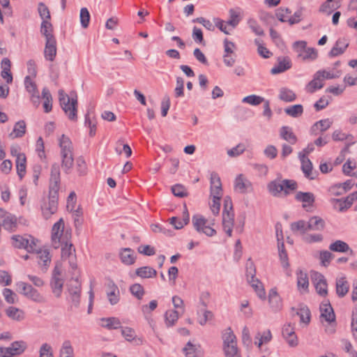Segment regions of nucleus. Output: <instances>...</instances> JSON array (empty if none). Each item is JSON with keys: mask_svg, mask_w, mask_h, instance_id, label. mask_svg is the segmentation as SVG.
Listing matches in <instances>:
<instances>
[{"mask_svg": "<svg viewBox=\"0 0 357 357\" xmlns=\"http://www.w3.org/2000/svg\"><path fill=\"white\" fill-rule=\"evenodd\" d=\"M211 197L212 198H222L223 190L219 175L216 172H212L210 176Z\"/></svg>", "mask_w": 357, "mask_h": 357, "instance_id": "2eb2a0df", "label": "nucleus"}, {"mask_svg": "<svg viewBox=\"0 0 357 357\" xmlns=\"http://www.w3.org/2000/svg\"><path fill=\"white\" fill-rule=\"evenodd\" d=\"M264 101V98L257 96V95H250L248 96L243 98L242 102L243 103H247L251 105L257 106L260 105L262 102Z\"/></svg>", "mask_w": 357, "mask_h": 357, "instance_id": "0e129e2a", "label": "nucleus"}, {"mask_svg": "<svg viewBox=\"0 0 357 357\" xmlns=\"http://www.w3.org/2000/svg\"><path fill=\"white\" fill-rule=\"evenodd\" d=\"M307 225L309 230L320 231L324 229L325 222L322 218L318 216H313L310 218L309 221L307 222Z\"/></svg>", "mask_w": 357, "mask_h": 357, "instance_id": "09e8293b", "label": "nucleus"}, {"mask_svg": "<svg viewBox=\"0 0 357 357\" xmlns=\"http://www.w3.org/2000/svg\"><path fill=\"white\" fill-rule=\"evenodd\" d=\"M213 22L215 24L214 26L218 28L222 32L227 35L230 34L232 29L229 27V26L227 24V22L219 17L213 18Z\"/></svg>", "mask_w": 357, "mask_h": 357, "instance_id": "052dcab7", "label": "nucleus"}, {"mask_svg": "<svg viewBox=\"0 0 357 357\" xmlns=\"http://www.w3.org/2000/svg\"><path fill=\"white\" fill-rule=\"evenodd\" d=\"M107 296L109 303L112 305L117 304L120 301L119 287L113 282H109L108 284Z\"/></svg>", "mask_w": 357, "mask_h": 357, "instance_id": "c85d7f7f", "label": "nucleus"}, {"mask_svg": "<svg viewBox=\"0 0 357 357\" xmlns=\"http://www.w3.org/2000/svg\"><path fill=\"white\" fill-rule=\"evenodd\" d=\"M130 294L138 300H142L145 294V291L142 285L138 283L132 284L129 288Z\"/></svg>", "mask_w": 357, "mask_h": 357, "instance_id": "5fc2aeb1", "label": "nucleus"}, {"mask_svg": "<svg viewBox=\"0 0 357 357\" xmlns=\"http://www.w3.org/2000/svg\"><path fill=\"white\" fill-rule=\"evenodd\" d=\"M2 294L5 301L8 304H14L17 302L18 298L17 294L10 289L5 288L3 289Z\"/></svg>", "mask_w": 357, "mask_h": 357, "instance_id": "bf43d9fd", "label": "nucleus"}, {"mask_svg": "<svg viewBox=\"0 0 357 357\" xmlns=\"http://www.w3.org/2000/svg\"><path fill=\"white\" fill-rule=\"evenodd\" d=\"M192 225L195 229L199 234H204L208 237H212L216 234L208 220L200 214H196L192 218Z\"/></svg>", "mask_w": 357, "mask_h": 357, "instance_id": "6e6552de", "label": "nucleus"}, {"mask_svg": "<svg viewBox=\"0 0 357 357\" xmlns=\"http://www.w3.org/2000/svg\"><path fill=\"white\" fill-rule=\"evenodd\" d=\"M58 209V193H51L48 201L45 202L41 206V210L43 217L49 219L53 214L56 213Z\"/></svg>", "mask_w": 357, "mask_h": 357, "instance_id": "4468645a", "label": "nucleus"}, {"mask_svg": "<svg viewBox=\"0 0 357 357\" xmlns=\"http://www.w3.org/2000/svg\"><path fill=\"white\" fill-rule=\"evenodd\" d=\"M278 248L281 264L284 268H287L289 264L288 262V255L284 249V242H281L280 244L278 245Z\"/></svg>", "mask_w": 357, "mask_h": 357, "instance_id": "680f3d73", "label": "nucleus"}, {"mask_svg": "<svg viewBox=\"0 0 357 357\" xmlns=\"http://www.w3.org/2000/svg\"><path fill=\"white\" fill-rule=\"evenodd\" d=\"M297 183L294 180L275 179L268 184L267 188L273 196L279 197L282 193L284 195H289L297 188Z\"/></svg>", "mask_w": 357, "mask_h": 357, "instance_id": "7ed1b4c3", "label": "nucleus"}, {"mask_svg": "<svg viewBox=\"0 0 357 357\" xmlns=\"http://www.w3.org/2000/svg\"><path fill=\"white\" fill-rule=\"evenodd\" d=\"M42 98L43 101V109L45 113H49L52 109V96L50 90L47 87H44L42 90Z\"/></svg>", "mask_w": 357, "mask_h": 357, "instance_id": "a19ab883", "label": "nucleus"}, {"mask_svg": "<svg viewBox=\"0 0 357 357\" xmlns=\"http://www.w3.org/2000/svg\"><path fill=\"white\" fill-rule=\"evenodd\" d=\"M6 315L11 320L21 321L25 318L24 312L18 307L9 306L5 310Z\"/></svg>", "mask_w": 357, "mask_h": 357, "instance_id": "c756f323", "label": "nucleus"}, {"mask_svg": "<svg viewBox=\"0 0 357 357\" xmlns=\"http://www.w3.org/2000/svg\"><path fill=\"white\" fill-rule=\"evenodd\" d=\"M330 250L336 252H350L351 254L353 253V250L350 248L349 245L341 240H337L333 243H331L329 245Z\"/></svg>", "mask_w": 357, "mask_h": 357, "instance_id": "58836bf2", "label": "nucleus"}, {"mask_svg": "<svg viewBox=\"0 0 357 357\" xmlns=\"http://www.w3.org/2000/svg\"><path fill=\"white\" fill-rule=\"evenodd\" d=\"M272 334L270 330L264 331L263 333H259L255 338L259 339L258 342H255L257 344L259 348H261V345L264 344H268L272 340Z\"/></svg>", "mask_w": 357, "mask_h": 357, "instance_id": "603ef678", "label": "nucleus"}, {"mask_svg": "<svg viewBox=\"0 0 357 357\" xmlns=\"http://www.w3.org/2000/svg\"><path fill=\"white\" fill-rule=\"evenodd\" d=\"M189 221L190 215L185 206H184L182 219H180L177 217H172L169 219V223L176 229H182L185 225L189 223Z\"/></svg>", "mask_w": 357, "mask_h": 357, "instance_id": "b1692460", "label": "nucleus"}, {"mask_svg": "<svg viewBox=\"0 0 357 357\" xmlns=\"http://www.w3.org/2000/svg\"><path fill=\"white\" fill-rule=\"evenodd\" d=\"M70 236V234L68 231L64 232V221L60 218L54 224L52 229V241L54 247H59L60 243H67Z\"/></svg>", "mask_w": 357, "mask_h": 357, "instance_id": "0eeeda50", "label": "nucleus"}, {"mask_svg": "<svg viewBox=\"0 0 357 357\" xmlns=\"http://www.w3.org/2000/svg\"><path fill=\"white\" fill-rule=\"evenodd\" d=\"M234 223V213L231 199L229 197L224 198V208L222 211V227L228 236H232Z\"/></svg>", "mask_w": 357, "mask_h": 357, "instance_id": "20e7f679", "label": "nucleus"}, {"mask_svg": "<svg viewBox=\"0 0 357 357\" xmlns=\"http://www.w3.org/2000/svg\"><path fill=\"white\" fill-rule=\"evenodd\" d=\"M245 151V146L243 144H238L236 146L227 151L229 157L234 158L241 155Z\"/></svg>", "mask_w": 357, "mask_h": 357, "instance_id": "774afa93", "label": "nucleus"}, {"mask_svg": "<svg viewBox=\"0 0 357 357\" xmlns=\"http://www.w3.org/2000/svg\"><path fill=\"white\" fill-rule=\"evenodd\" d=\"M292 47L297 53L298 58L303 61L312 62L318 58V52L314 47H307L305 40H297L293 43Z\"/></svg>", "mask_w": 357, "mask_h": 357, "instance_id": "39448f33", "label": "nucleus"}, {"mask_svg": "<svg viewBox=\"0 0 357 357\" xmlns=\"http://www.w3.org/2000/svg\"><path fill=\"white\" fill-rule=\"evenodd\" d=\"M33 252L36 254L38 265L40 266L42 271L45 272L51 263V257L49 251L47 249H41L36 245V250H34Z\"/></svg>", "mask_w": 357, "mask_h": 357, "instance_id": "f3484780", "label": "nucleus"}, {"mask_svg": "<svg viewBox=\"0 0 357 357\" xmlns=\"http://www.w3.org/2000/svg\"><path fill=\"white\" fill-rule=\"evenodd\" d=\"M24 86L26 91L30 95V100L35 108H38L40 105V96L36 82L30 76H26L24 78Z\"/></svg>", "mask_w": 357, "mask_h": 357, "instance_id": "f8f14e48", "label": "nucleus"}, {"mask_svg": "<svg viewBox=\"0 0 357 357\" xmlns=\"http://www.w3.org/2000/svg\"><path fill=\"white\" fill-rule=\"evenodd\" d=\"M268 301L273 310L278 311L282 308V299L275 288H273L269 291Z\"/></svg>", "mask_w": 357, "mask_h": 357, "instance_id": "7c9ffc66", "label": "nucleus"}, {"mask_svg": "<svg viewBox=\"0 0 357 357\" xmlns=\"http://www.w3.org/2000/svg\"><path fill=\"white\" fill-rule=\"evenodd\" d=\"M279 98L286 102H293L296 99V93L290 89L282 87L279 91Z\"/></svg>", "mask_w": 357, "mask_h": 357, "instance_id": "de8ad7c7", "label": "nucleus"}, {"mask_svg": "<svg viewBox=\"0 0 357 357\" xmlns=\"http://www.w3.org/2000/svg\"><path fill=\"white\" fill-rule=\"evenodd\" d=\"M11 239L13 245L16 248L25 249L28 252H32L36 250L38 240L31 236L14 235Z\"/></svg>", "mask_w": 357, "mask_h": 357, "instance_id": "1a4fd4ad", "label": "nucleus"}, {"mask_svg": "<svg viewBox=\"0 0 357 357\" xmlns=\"http://www.w3.org/2000/svg\"><path fill=\"white\" fill-rule=\"evenodd\" d=\"M45 57L47 60L54 61L56 54V47L55 38H47L45 43Z\"/></svg>", "mask_w": 357, "mask_h": 357, "instance_id": "cd10ccee", "label": "nucleus"}, {"mask_svg": "<svg viewBox=\"0 0 357 357\" xmlns=\"http://www.w3.org/2000/svg\"><path fill=\"white\" fill-rule=\"evenodd\" d=\"M27 347L23 340L15 341L9 347H0V357H14L22 354Z\"/></svg>", "mask_w": 357, "mask_h": 357, "instance_id": "9b49d317", "label": "nucleus"}, {"mask_svg": "<svg viewBox=\"0 0 357 357\" xmlns=\"http://www.w3.org/2000/svg\"><path fill=\"white\" fill-rule=\"evenodd\" d=\"M60 357H73L74 350L71 342L69 340H65L60 349Z\"/></svg>", "mask_w": 357, "mask_h": 357, "instance_id": "864d4df0", "label": "nucleus"}, {"mask_svg": "<svg viewBox=\"0 0 357 357\" xmlns=\"http://www.w3.org/2000/svg\"><path fill=\"white\" fill-rule=\"evenodd\" d=\"M296 275L298 290L301 292L307 291L309 286V280L307 273L302 271H298L296 273Z\"/></svg>", "mask_w": 357, "mask_h": 357, "instance_id": "4c0bfd02", "label": "nucleus"}, {"mask_svg": "<svg viewBox=\"0 0 357 357\" xmlns=\"http://www.w3.org/2000/svg\"><path fill=\"white\" fill-rule=\"evenodd\" d=\"M295 199L303 203V207L312 206L315 201V197L313 193L310 192L298 191L296 194Z\"/></svg>", "mask_w": 357, "mask_h": 357, "instance_id": "393cba45", "label": "nucleus"}, {"mask_svg": "<svg viewBox=\"0 0 357 357\" xmlns=\"http://www.w3.org/2000/svg\"><path fill=\"white\" fill-rule=\"evenodd\" d=\"M18 291L26 296V298L32 300L36 303H43L45 301L44 297L34 289L31 284L24 282H18L16 283Z\"/></svg>", "mask_w": 357, "mask_h": 357, "instance_id": "9d476101", "label": "nucleus"}, {"mask_svg": "<svg viewBox=\"0 0 357 357\" xmlns=\"http://www.w3.org/2000/svg\"><path fill=\"white\" fill-rule=\"evenodd\" d=\"M284 112L289 116L298 118L303 113V107L301 105H291L284 109Z\"/></svg>", "mask_w": 357, "mask_h": 357, "instance_id": "8fccbe9b", "label": "nucleus"}, {"mask_svg": "<svg viewBox=\"0 0 357 357\" xmlns=\"http://www.w3.org/2000/svg\"><path fill=\"white\" fill-rule=\"evenodd\" d=\"M79 17L82 26L84 29L87 28L90 21V14L86 8H81Z\"/></svg>", "mask_w": 357, "mask_h": 357, "instance_id": "338daca9", "label": "nucleus"}, {"mask_svg": "<svg viewBox=\"0 0 357 357\" xmlns=\"http://www.w3.org/2000/svg\"><path fill=\"white\" fill-rule=\"evenodd\" d=\"M26 132V123L24 121H17L13 128V131L9 134V137L12 139L19 138L24 136Z\"/></svg>", "mask_w": 357, "mask_h": 357, "instance_id": "c03bdc74", "label": "nucleus"}, {"mask_svg": "<svg viewBox=\"0 0 357 357\" xmlns=\"http://www.w3.org/2000/svg\"><path fill=\"white\" fill-rule=\"evenodd\" d=\"M320 73L316 72L313 75V79L306 85L305 91L307 93H313L324 86V79L321 77Z\"/></svg>", "mask_w": 357, "mask_h": 357, "instance_id": "5701e85b", "label": "nucleus"}, {"mask_svg": "<svg viewBox=\"0 0 357 357\" xmlns=\"http://www.w3.org/2000/svg\"><path fill=\"white\" fill-rule=\"evenodd\" d=\"M245 269L247 281H250L252 279L256 278V268L254 262L252 261L251 259H248V260L247 261L245 264Z\"/></svg>", "mask_w": 357, "mask_h": 357, "instance_id": "e2e57ef3", "label": "nucleus"}, {"mask_svg": "<svg viewBox=\"0 0 357 357\" xmlns=\"http://www.w3.org/2000/svg\"><path fill=\"white\" fill-rule=\"evenodd\" d=\"M291 229L294 232L298 231L302 234H305L309 230L307 222H305L304 220H299L291 223Z\"/></svg>", "mask_w": 357, "mask_h": 357, "instance_id": "4d7b16f0", "label": "nucleus"}, {"mask_svg": "<svg viewBox=\"0 0 357 357\" xmlns=\"http://www.w3.org/2000/svg\"><path fill=\"white\" fill-rule=\"evenodd\" d=\"M248 282L250 284L260 299L264 300L266 298V291L264 285L259 279L256 278L248 281Z\"/></svg>", "mask_w": 357, "mask_h": 357, "instance_id": "ea45409f", "label": "nucleus"}, {"mask_svg": "<svg viewBox=\"0 0 357 357\" xmlns=\"http://www.w3.org/2000/svg\"><path fill=\"white\" fill-rule=\"evenodd\" d=\"M320 73V75H322L321 77L323 78L324 81L325 79H332L337 78L340 76V71L334 70H319L317 71Z\"/></svg>", "mask_w": 357, "mask_h": 357, "instance_id": "69168bd1", "label": "nucleus"}, {"mask_svg": "<svg viewBox=\"0 0 357 357\" xmlns=\"http://www.w3.org/2000/svg\"><path fill=\"white\" fill-rule=\"evenodd\" d=\"M248 25L252 31L257 36H263L264 34V30L259 24L258 22L254 18H249L248 20Z\"/></svg>", "mask_w": 357, "mask_h": 357, "instance_id": "13d9d810", "label": "nucleus"}, {"mask_svg": "<svg viewBox=\"0 0 357 357\" xmlns=\"http://www.w3.org/2000/svg\"><path fill=\"white\" fill-rule=\"evenodd\" d=\"M349 43H347V40L344 38H340L338 39L334 47L331 50V51L328 53L329 56L331 57H335L341 54H342L347 47H348Z\"/></svg>", "mask_w": 357, "mask_h": 357, "instance_id": "473e14b6", "label": "nucleus"}, {"mask_svg": "<svg viewBox=\"0 0 357 357\" xmlns=\"http://www.w3.org/2000/svg\"><path fill=\"white\" fill-rule=\"evenodd\" d=\"M332 123L333 121L330 119H321L317 121L311 127V134L313 135H317L320 132H324L331 126Z\"/></svg>", "mask_w": 357, "mask_h": 357, "instance_id": "a878e982", "label": "nucleus"}, {"mask_svg": "<svg viewBox=\"0 0 357 357\" xmlns=\"http://www.w3.org/2000/svg\"><path fill=\"white\" fill-rule=\"evenodd\" d=\"M121 261L126 265H132L135 263L136 255L135 251L130 248H123L120 252Z\"/></svg>", "mask_w": 357, "mask_h": 357, "instance_id": "72a5a7b5", "label": "nucleus"}, {"mask_svg": "<svg viewBox=\"0 0 357 357\" xmlns=\"http://www.w3.org/2000/svg\"><path fill=\"white\" fill-rule=\"evenodd\" d=\"M100 325L103 328L112 330L121 328V323L118 317H112L100 319Z\"/></svg>", "mask_w": 357, "mask_h": 357, "instance_id": "c9c22d12", "label": "nucleus"}, {"mask_svg": "<svg viewBox=\"0 0 357 357\" xmlns=\"http://www.w3.org/2000/svg\"><path fill=\"white\" fill-rule=\"evenodd\" d=\"M291 66V61L289 57L279 58L278 63L271 69V72L273 75L279 74L289 69Z\"/></svg>", "mask_w": 357, "mask_h": 357, "instance_id": "2f4dec72", "label": "nucleus"}, {"mask_svg": "<svg viewBox=\"0 0 357 357\" xmlns=\"http://www.w3.org/2000/svg\"><path fill=\"white\" fill-rule=\"evenodd\" d=\"M178 319V312L175 310H169L165 314V324L170 327L175 324Z\"/></svg>", "mask_w": 357, "mask_h": 357, "instance_id": "3c124183", "label": "nucleus"}, {"mask_svg": "<svg viewBox=\"0 0 357 357\" xmlns=\"http://www.w3.org/2000/svg\"><path fill=\"white\" fill-rule=\"evenodd\" d=\"M330 203L332 204L333 208L340 212H344L350 208V203L347 201V198L344 199H330Z\"/></svg>", "mask_w": 357, "mask_h": 357, "instance_id": "a18cd8bd", "label": "nucleus"}, {"mask_svg": "<svg viewBox=\"0 0 357 357\" xmlns=\"http://www.w3.org/2000/svg\"><path fill=\"white\" fill-rule=\"evenodd\" d=\"M135 274L142 279H147L155 277L157 271L150 266H142L136 269Z\"/></svg>", "mask_w": 357, "mask_h": 357, "instance_id": "37998d69", "label": "nucleus"}, {"mask_svg": "<svg viewBox=\"0 0 357 357\" xmlns=\"http://www.w3.org/2000/svg\"><path fill=\"white\" fill-rule=\"evenodd\" d=\"M61 157V166L66 174H69L74 165L73 146L71 140L65 135L58 138Z\"/></svg>", "mask_w": 357, "mask_h": 357, "instance_id": "f257e3e1", "label": "nucleus"}, {"mask_svg": "<svg viewBox=\"0 0 357 357\" xmlns=\"http://www.w3.org/2000/svg\"><path fill=\"white\" fill-rule=\"evenodd\" d=\"M280 137L291 144L297 142V137L292 131V128L289 126H282L280 130Z\"/></svg>", "mask_w": 357, "mask_h": 357, "instance_id": "f704fd0d", "label": "nucleus"}, {"mask_svg": "<svg viewBox=\"0 0 357 357\" xmlns=\"http://www.w3.org/2000/svg\"><path fill=\"white\" fill-rule=\"evenodd\" d=\"M241 9L240 8H231L229 10V20L227 21V24L231 26V29H235L242 20Z\"/></svg>", "mask_w": 357, "mask_h": 357, "instance_id": "bb28decb", "label": "nucleus"}, {"mask_svg": "<svg viewBox=\"0 0 357 357\" xmlns=\"http://www.w3.org/2000/svg\"><path fill=\"white\" fill-rule=\"evenodd\" d=\"M349 284L345 277L336 280V293L339 297H344L349 291Z\"/></svg>", "mask_w": 357, "mask_h": 357, "instance_id": "e433bc0d", "label": "nucleus"}, {"mask_svg": "<svg viewBox=\"0 0 357 357\" xmlns=\"http://www.w3.org/2000/svg\"><path fill=\"white\" fill-rule=\"evenodd\" d=\"M60 167L57 163H54L51 167L50 190L51 193H58L60 183Z\"/></svg>", "mask_w": 357, "mask_h": 357, "instance_id": "a211bd4d", "label": "nucleus"}, {"mask_svg": "<svg viewBox=\"0 0 357 357\" xmlns=\"http://www.w3.org/2000/svg\"><path fill=\"white\" fill-rule=\"evenodd\" d=\"M223 351L226 357H235L237 356L238 349L236 337L231 328H227L222 333Z\"/></svg>", "mask_w": 357, "mask_h": 357, "instance_id": "423d86ee", "label": "nucleus"}, {"mask_svg": "<svg viewBox=\"0 0 357 357\" xmlns=\"http://www.w3.org/2000/svg\"><path fill=\"white\" fill-rule=\"evenodd\" d=\"M73 275L75 279L72 278L68 291L73 304L77 306L79 303L81 284L78 280V274L73 273Z\"/></svg>", "mask_w": 357, "mask_h": 357, "instance_id": "dca6fc26", "label": "nucleus"}, {"mask_svg": "<svg viewBox=\"0 0 357 357\" xmlns=\"http://www.w3.org/2000/svg\"><path fill=\"white\" fill-rule=\"evenodd\" d=\"M317 292L321 296H326L328 293L327 284L324 276L319 273H314L312 275Z\"/></svg>", "mask_w": 357, "mask_h": 357, "instance_id": "6ab92c4d", "label": "nucleus"}, {"mask_svg": "<svg viewBox=\"0 0 357 357\" xmlns=\"http://www.w3.org/2000/svg\"><path fill=\"white\" fill-rule=\"evenodd\" d=\"M17 219L13 214H7L3 220V227L6 230L13 231L17 228Z\"/></svg>", "mask_w": 357, "mask_h": 357, "instance_id": "49530a36", "label": "nucleus"}, {"mask_svg": "<svg viewBox=\"0 0 357 357\" xmlns=\"http://www.w3.org/2000/svg\"><path fill=\"white\" fill-rule=\"evenodd\" d=\"M301 163V170L307 178L313 180L317 176V172L313 171L312 163L308 158H298Z\"/></svg>", "mask_w": 357, "mask_h": 357, "instance_id": "4be33fe9", "label": "nucleus"}, {"mask_svg": "<svg viewBox=\"0 0 357 357\" xmlns=\"http://www.w3.org/2000/svg\"><path fill=\"white\" fill-rule=\"evenodd\" d=\"M321 319L328 323H332L335 321V315L333 309L328 303H322L320 305Z\"/></svg>", "mask_w": 357, "mask_h": 357, "instance_id": "412c9836", "label": "nucleus"}, {"mask_svg": "<svg viewBox=\"0 0 357 357\" xmlns=\"http://www.w3.org/2000/svg\"><path fill=\"white\" fill-rule=\"evenodd\" d=\"M16 167L17 173L22 179L26 172V156L24 153H19L16 155Z\"/></svg>", "mask_w": 357, "mask_h": 357, "instance_id": "79ce46f5", "label": "nucleus"}, {"mask_svg": "<svg viewBox=\"0 0 357 357\" xmlns=\"http://www.w3.org/2000/svg\"><path fill=\"white\" fill-rule=\"evenodd\" d=\"M61 264L57 263L53 270L52 278L51 280L52 291L56 297H59L61 296L63 285V280L61 277Z\"/></svg>", "mask_w": 357, "mask_h": 357, "instance_id": "ddd939ff", "label": "nucleus"}, {"mask_svg": "<svg viewBox=\"0 0 357 357\" xmlns=\"http://www.w3.org/2000/svg\"><path fill=\"white\" fill-rule=\"evenodd\" d=\"M52 25L48 20H43L41 23L40 31L43 35L45 37V39L47 38H54V36L52 33Z\"/></svg>", "mask_w": 357, "mask_h": 357, "instance_id": "6e6d98bb", "label": "nucleus"}, {"mask_svg": "<svg viewBox=\"0 0 357 357\" xmlns=\"http://www.w3.org/2000/svg\"><path fill=\"white\" fill-rule=\"evenodd\" d=\"M59 100L61 108L71 121L77 119V96L74 92L68 96L63 89L59 91Z\"/></svg>", "mask_w": 357, "mask_h": 357, "instance_id": "f03ea898", "label": "nucleus"}, {"mask_svg": "<svg viewBox=\"0 0 357 357\" xmlns=\"http://www.w3.org/2000/svg\"><path fill=\"white\" fill-rule=\"evenodd\" d=\"M234 190L240 193H246L252 190V183L243 174L236 176Z\"/></svg>", "mask_w": 357, "mask_h": 357, "instance_id": "aec40b11", "label": "nucleus"}]
</instances>
